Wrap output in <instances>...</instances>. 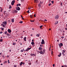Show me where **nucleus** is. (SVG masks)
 <instances>
[{
  "label": "nucleus",
  "mask_w": 67,
  "mask_h": 67,
  "mask_svg": "<svg viewBox=\"0 0 67 67\" xmlns=\"http://www.w3.org/2000/svg\"><path fill=\"white\" fill-rule=\"evenodd\" d=\"M58 21H57L55 22V23L56 24H58Z\"/></svg>",
  "instance_id": "23"
},
{
  "label": "nucleus",
  "mask_w": 67,
  "mask_h": 67,
  "mask_svg": "<svg viewBox=\"0 0 67 67\" xmlns=\"http://www.w3.org/2000/svg\"><path fill=\"white\" fill-rule=\"evenodd\" d=\"M6 34L8 36H10V34H8L7 33Z\"/></svg>",
  "instance_id": "24"
},
{
  "label": "nucleus",
  "mask_w": 67,
  "mask_h": 67,
  "mask_svg": "<svg viewBox=\"0 0 67 67\" xmlns=\"http://www.w3.org/2000/svg\"><path fill=\"white\" fill-rule=\"evenodd\" d=\"M9 62V60H8V63H10V62Z\"/></svg>",
  "instance_id": "55"
},
{
  "label": "nucleus",
  "mask_w": 67,
  "mask_h": 67,
  "mask_svg": "<svg viewBox=\"0 0 67 67\" xmlns=\"http://www.w3.org/2000/svg\"><path fill=\"white\" fill-rule=\"evenodd\" d=\"M63 43H60V46H63Z\"/></svg>",
  "instance_id": "16"
},
{
  "label": "nucleus",
  "mask_w": 67,
  "mask_h": 67,
  "mask_svg": "<svg viewBox=\"0 0 67 67\" xmlns=\"http://www.w3.org/2000/svg\"><path fill=\"white\" fill-rule=\"evenodd\" d=\"M10 7H9V9H11V8H12V7L11 5L9 6Z\"/></svg>",
  "instance_id": "25"
},
{
  "label": "nucleus",
  "mask_w": 67,
  "mask_h": 67,
  "mask_svg": "<svg viewBox=\"0 0 67 67\" xmlns=\"http://www.w3.org/2000/svg\"><path fill=\"white\" fill-rule=\"evenodd\" d=\"M40 4H42V3H43V2H41V1H40Z\"/></svg>",
  "instance_id": "32"
},
{
  "label": "nucleus",
  "mask_w": 67,
  "mask_h": 67,
  "mask_svg": "<svg viewBox=\"0 0 67 67\" xmlns=\"http://www.w3.org/2000/svg\"><path fill=\"white\" fill-rule=\"evenodd\" d=\"M60 4L61 5H63V4L62 3H61Z\"/></svg>",
  "instance_id": "45"
},
{
  "label": "nucleus",
  "mask_w": 67,
  "mask_h": 67,
  "mask_svg": "<svg viewBox=\"0 0 67 67\" xmlns=\"http://www.w3.org/2000/svg\"><path fill=\"white\" fill-rule=\"evenodd\" d=\"M14 3H15V0H13L11 2L12 5H14Z\"/></svg>",
  "instance_id": "1"
},
{
  "label": "nucleus",
  "mask_w": 67,
  "mask_h": 67,
  "mask_svg": "<svg viewBox=\"0 0 67 67\" xmlns=\"http://www.w3.org/2000/svg\"><path fill=\"white\" fill-rule=\"evenodd\" d=\"M16 65H14V67H16Z\"/></svg>",
  "instance_id": "36"
},
{
  "label": "nucleus",
  "mask_w": 67,
  "mask_h": 67,
  "mask_svg": "<svg viewBox=\"0 0 67 67\" xmlns=\"http://www.w3.org/2000/svg\"><path fill=\"white\" fill-rule=\"evenodd\" d=\"M63 52H62V54L63 55V56H65L66 55V54H64V53H65V51L64 50H63Z\"/></svg>",
  "instance_id": "3"
},
{
  "label": "nucleus",
  "mask_w": 67,
  "mask_h": 67,
  "mask_svg": "<svg viewBox=\"0 0 67 67\" xmlns=\"http://www.w3.org/2000/svg\"><path fill=\"white\" fill-rule=\"evenodd\" d=\"M16 44V43H13V45H15Z\"/></svg>",
  "instance_id": "37"
},
{
  "label": "nucleus",
  "mask_w": 67,
  "mask_h": 67,
  "mask_svg": "<svg viewBox=\"0 0 67 67\" xmlns=\"http://www.w3.org/2000/svg\"><path fill=\"white\" fill-rule=\"evenodd\" d=\"M16 9L17 10H18V11H19L20 10V8L19 7H17L16 8Z\"/></svg>",
  "instance_id": "5"
},
{
  "label": "nucleus",
  "mask_w": 67,
  "mask_h": 67,
  "mask_svg": "<svg viewBox=\"0 0 67 67\" xmlns=\"http://www.w3.org/2000/svg\"><path fill=\"white\" fill-rule=\"evenodd\" d=\"M6 12H5V11L4 12V13H5V14H4L5 15V14Z\"/></svg>",
  "instance_id": "47"
},
{
  "label": "nucleus",
  "mask_w": 67,
  "mask_h": 67,
  "mask_svg": "<svg viewBox=\"0 0 67 67\" xmlns=\"http://www.w3.org/2000/svg\"><path fill=\"white\" fill-rule=\"evenodd\" d=\"M7 57H8V58H9V56L8 55L7 56Z\"/></svg>",
  "instance_id": "50"
},
{
  "label": "nucleus",
  "mask_w": 67,
  "mask_h": 67,
  "mask_svg": "<svg viewBox=\"0 0 67 67\" xmlns=\"http://www.w3.org/2000/svg\"><path fill=\"white\" fill-rule=\"evenodd\" d=\"M19 4H17V7H18V6H19Z\"/></svg>",
  "instance_id": "53"
},
{
  "label": "nucleus",
  "mask_w": 67,
  "mask_h": 67,
  "mask_svg": "<svg viewBox=\"0 0 67 67\" xmlns=\"http://www.w3.org/2000/svg\"><path fill=\"white\" fill-rule=\"evenodd\" d=\"M32 42H34L33 41H34V40H32Z\"/></svg>",
  "instance_id": "57"
},
{
  "label": "nucleus",
  "mask_w": 67,
  "mask_h": 67,
  "mask_svg": "<svg viewBox=\"0 0 67 67\" xmlns=\"http://www.w3.org/2000/svg\"><path fill=\"white\" fill-rule=\"evenodd\" d=\"M28 50H28V49H26V51H27V52H28V51H28Z\"/></svg>",
  "instance_id": "46"
},
{
  "label": "nucleus",
  "mask_w": 67,
  "mask_h": 67,
  "mask_svg": "<svg viewBox=\"0 0 67 67\" xmlns=\"http://www.w3.org/2000/svg\"><path fill=\"white\" fill-rule=\"evenodd\" d=\"M65 30H67V28H65Z\"/></svg>",
  "instance_id": "59"
},
{
  "label": "nucleus",
  "mask_w": 67,
  "mask_h": 67,
  "mask_svg": "<svg viewBox=\"0 0 67 67\" xmlns=\"http://www.w3.org/2000/svg\"><path fill=\"white\" fill-rule=\"evenodd\" d=\"M24 0H21V1L22 2H24Z\"/></svg>",
  "instance_id": "30"
},
{
  "label": "nucleus",
  "mask_w": 67,
  "mask_h": 67,
  "mask_svg": "<svg viewBox=\"0 0 67 67\" xmlns=\"http://www.w3.org/2000/svg\"><path fill=\"white\" fill-rule=\"evenodd\" d=\"M9 51L10 52H11V50L10 49V50H9Z\"/></svg>",
  "instance_id": "54"
},
{
  "label": "nucleus",
  "mask_w": 67,
  "mask_h": 67,
  "mask_svg": "<svg viewBox=\"0 0 67 67\" xmlns=\"http://www.w3.org/2000/svg\"><path fill=\"white\" fill-rule=\"evenodd\" d=\"M21 52H23V50H21Z\"/></svg>",
  "instance_id": "31"
},
{
  "label": "nucleus",
  "mask_w": 67,
  "mask_h": 67,
  "mask_svg": "<svg viewBox=\"0 0 67 67\" xmlns=\"http://www.w3.org/2000/svg\"><path fill=\"white\" fill-rule=\"evenodd\" d=\"M5 26V25H3L2 26H3V27H5V26Z\"/></svg>",
  "instance_id": "44"
},
{
  "label": "nucleus",
  "mask_w": 67,
  "mask_h": 67,
  "mask_svg": "<svg viewBox=\"0 0 67 67\" xmlns=\"http://www.w3.org/2000/svg\"><path fill=\"white\" fill-rule=\"evenodd\" d=\"M53 67H55V64H53Z\"/></svg>",
  "instance_id": "48"
},
{
  "label": "nucleus",
  "mask_w": 67,
  "mask_h": 67,
  "mask_svg": "<svg viewBox=\"0 0 67 67\" xmlns=\"http://www.w3.org/2000/svg\"><path fill=\"white\" fill-rule=\"evenodd\" d=\"M36 36L37 37H39V35L38 34H37L36 35Z\"/></svg>",
  "instance_id": "18"
},
{
  "label": "nucleus",
  "mask_w": 67,
  "mask_h": 67,
  "mask_svg": "<svg viewBox=\"0 0 67 67\" xmlns=\"http://www.w3.org/2000/svg\"><path fill=\"white\" fill-rule=\"evenodd\" d=\"M14 19H11V21L12 22V23H13V22H14Z\"/></svg>",
  "instance_id": "13"
},
{
  "label": "nucleus",
  "mask_w": 67,
  "mask_h": 67,
  "mask_svg": "<svg viewBox=\"0 0 67 67\" xmlns=\"http://www.w3.org/2000/svg\"><path fill=\"white\" fill-rule=\"evenodd\" d=\"M61 38H64V37L63 36H62L61 37Z\"/></svg>",
  "instance_id": "52"
},
{
  "label": "nucleus",
  "mask_w": 67,
  "mask_h": 67,
  "mask_svg": "<svg viewBox=\"0 0 67 67\" xmlns=\"http://www.w3.org/2000/svg\"><path fill=\"white\" fill-rule=\"evenodd\" d=\"M18 11L16 10H14L13 11V13H18Z\"/></svg>",
  "instance_id": "6"
},
{
  "label": "nucleus",
  "mask_w": 67,
  "mask_h": 67,
  "mask_svg": "<svg viewBox=\"0 0 67 67\" xmlns=\"http://www.w3.org/2000/svg\"><path fill=\"white\" fill-rule=\"evenodd\" d=\"M51 5V3H49V6H50V5Z\"/></svg>",
  "instance_id": "42"
},
{
  "label": "nucleus",
  "mask_w": 67,
  "mask_h": 67,
  "mask_svg": "<svg viewBox=\"0 0 67 67\" xmlns=\"http://www.w3.org/2000/svg\"><path fill=\"white\" fill-rule=\"evenodd\" d=\"M36 14H35L34 15V17H36Z\"/></svg>",
  "instance_id": "43"
},
{
  "label": "nucleus",
  "mask_w": 67,
  "mask_h": 67,
  "mask_svg": "<svg viewBox=\"0 0 67 67\" xmlns=\"http://www.w3.org/2000/svg\"><path fill=\"white\" fill-rule=\"evenodd\" d=\"M29 65H31V63H29Z\"/></svg>",
  "instance_id": "56"
},
{
  "label": "nucleus",
  "mask_w": 67,
  "mask_h": 67,
  "mask_svg": "<svg viewBox=\"0 0 67 67\" xmlns=\"http://www.w3.org/2000/svg\"><path fill=\"white\" fill-rule=\"evenodd\" d=\"M51 2H52V4H53V3H54V1H51Z\"/></svg>",
  "instance_id": "34"
},
{
  "label": "nucleus",
  "mask_w": 67,
  "mask_h": 67,
  "mask_svg": "<svg viewBox=\"0 0 67 67\" xmlns=\"http://www.w3.org/2000/svg\"><path fill=\"white\" fill-rule=\"evenodd\" d=\"M20 23H23V21H21L20 22H19Z\"/></svg>",
  "instance_id": "21"
},
{
  "label": "nucleus",
  "mask_w": 67,
  "mask_h": 67,
  "mask_svg": "<svg viewBox=\"0 0 67 67\" xmlns=\"http://www.w3.org/2000/svg\"><path fill=\"white\" fill-rule=\"evenodd\" d=\"M22 64H23V65H24V64H25V63H24L22 62Z\"/></svg>",
  "instance_id": "40"
},
{
  "label": "nucleus",
  "mask_w": 67,
  "mask_h": 67,
  "mask_svg": "<svg viewBox=\"0 0 67 67\" xmlns=\"http://www.w3.org/2000/svg\"><path fill=\"white\" fill-rule=\"evenodd\" d=\"M30 55H31V56H35L34 55V54H31Z\"/></svg>",
  "instance_id": "15"
},
{
  "label": "nucleus",
  "mask_w": 67,
  "mask_h": 67,
  "mask_svg": "<svg viewBox=\"0 0 67 67\" xmlns=\"http://www.w3.org/2000/svg\"><path fill=\"white\" fill-rule=\"evenodd\" d=\"M7 31H5V32H4V34H7Z\"/></svg>",
  "instance_id": "26"
},
{
  "label": "nucleus",
  "mask_w": 67,
  "mask_h": 67,
  "mask_svg": "<svg viewBox=\"0 0 67 67\" xmlns=\"http://www.w3.org/2000/svg\"><path fill=\"white\" fill-rule=\"evenodd\" d=\"M37 62H38L37 61H36V63H37Z\"/></svg>",
  "instance_id": "63"
},
{
  "label": "nucleus",
  "mask_w": 67,
  "mask_h": 67,
  "mask_svg": "<svg viewBox=\"0 0 67 67\" xmlns=\"http://www.w3.org/2000/svg\"><path fill=\"white\" fill-rule=\"evenodd\" d=\"M41 44H44L45 42H44V40L43 39L42 40V41L41 42Z\"/></svg>",
  "instance_id": "2"
},
{
  "label": "nucleus",
  "mask_w": 67,
  "mask_h": 67,
  "mask_svg": "<svg viewBox=\"0 0 67 67\" xmlns=\"http://www.w3.org/2000/svg\"><path fill=\"white\" fill-rule=\"evenodd\" d=\"M0 33V34H1V33H2V31Z\"/></svg>",
  "instance_id": "64"
},
{
  "label": "nucleus",
  "mask_w": 67,
  "mask_h": 67,
  "mask_svg": "<svg viewBox=\"0 0 67 67\" xmlns=\"http://www.w3.org/2000/svg\"><path fill=\"white\" fill-rule=\"evenodd\" d=\"M24 41H26V37H25L24 38Z\"/></svg>",
  "instance_id": "14"
},
{
  "label": "nucleus",
  "mask_w": 67,
  "mask_h": 67,
  "mask_svg": "<svg viewBox=\"0 0 67 67\" xmlns=\"http://www.w3.org/2000/svg\"><path fill=\"white\" fill-rule=\"evenodd\" d=\"M43 26H40V28H41V27H43Z\"/></svg>",
  "instance_id": "39"
},
{
  "label": "nucleus",
  "mask_w": 67,
  "mask_h": 67,
  "mask_svg": "<svg viewBox=\"0 0 67 67\" xmlns=\"http://www.w3.org/2000/svg\"><path fill=\"white\" fill-rule=\"evenodd\" d=\"M21 18L23 20H24L23 18V17H22V15H21Z\"/></svg>",
  "instance_id": "29"
},
{
  "label": "nucleus",
  "mask_w": 67,
  "mask_h": 67,
  "mask_svg": "<svg viewBox=\"0 0 67 67\" xmlns=\"http://www.w3.org/2000/svg\"><path fill=\"white\" fill-rule=\"evenodd\" d=\"M31 44L32 45V46H35L34 45V42H31Z\"/></svg>",
  "instance_id": "8"
},
{
  "label": "nucleus",
  "mask_w": 67,
  "mask_h": 67,
  "mask_svg": "<svg viewBox=\"0 0 67 67\" xmlns=\"http://www.w3.org/2000/svg\"><path fill=\"white\" fill-rule=\"evenodd\" d=\"M31 22H34V20H30Z\"/></svg>",
  "instance_id": "35"
},
{
  "label": "nucleus",
  "mask_w": 67,
  "mask_h": 67,
  "mask_svg": "<svg viewBox=\"0 0 67 67\" xmlns=\"http://www.w3.org/2000/svg\"><path fill=\"white\" fill-rule=\"evenodd\" d=\"M39 52L41 54H42L43 53V51H41Z\"/></svg>",
  "instance_id": "11"
},
{
  "label": "nucleus",
  "mask_w": 67,
  "mask_h": 67,
  "mask_svg": "<svg viewBox=\"0 0 67 67\" xmlns=\"http://www.w3.org/2000/svg\"><path fill=\"white\" fill-rule=\"evenodd\" d=\"M30 18H32V15H30Z\"/></svg>",
  "instance_id": "33"
},
{
  "label": "nucleus",
  "mask_w": 67,
  "mask_h": 67,
  "mask_svg": "<svg viewBox=\"0 0 67 67\" xmlns=\"http://www.w3.org/2000/svg\"><path fill=\"white\" fill-rule=\"evenodd\" d=\"M0 42H3V39H1V40H0Z\"/></svg>",
  "instance_id": "17"
},
{
  "label": "nucleus",
  "mask_w": 67,
  "mask_h": 67,
  "mask_svg": "<svg viewBox=\"0 0 67 67\" xmlns=\"http://www.w3.org/2000/svg\"><path fill=\"white\" fill-rule=\"evenodd\" d=\"M41 4H38V7H41Z\"/></svg>",
  "instance_id": "27"
},
{
  "label": "nucleus",
  "mask_w": 67,
  "mask_h": 67,
  "mask_svg": "<svg viewBox=\"0 0 67 67\" xmlns=\"http://www.w3.org/2000/svg\"><path fill=\"white\" fill-rule=\"evenodd\" d=\"M39 49L40 50V51H41L42 50V49H43L41 48V47H40L39 48Z\"/></svg>",
  "instance_id": "12"
},
{
  "label": "nucleus",
  "mask_w": 67,
  "mask_h": 67,
  "mask_svg": "<svg viewBox=\"0 0 67 67\" xmlns=\"http://www.w3.org/2000/svg\"><path fill=\"white\" fill-rule=\"evenodd\" d=\"M32 48L30 47V48H29V47H28L27 48V49H28V50H30V49H31Z\"/></svg>",
  "instance_id": "20"
},
{
  "label": "nucleus",
  "mask_w": 67,
  "mask_h": 67,
  "mask_svg": "<svg viewBox=\"0 0 67 67\" xmlns=\"http://www.w3.org/2000/svg\"><path fill=\"white\" fill-rule=\"evenodd\" d=\"M19 6H21V4H19Z\"/></svg>",
  "instance_id": "61"
},
{
  "label": "nucleus",
  "mask_w": 67,
  "mask_h": 67,
  "mask_svg": "<svg viewBox=\"0 0 67 67\" xmlns=\"http://www.w3.org/2000/svg\"><path fill=\"white\" fill-rule=\"evenodd\" d=\"M7 63V61H5V62H4L5 63Z\"/></svg>",
  "instance_id": "49"
},
{
  "label": "nucleus",
  "mask_w": 67,
  "mask_h": 67,
  "mask_svg": "<svg viewBox=\"0 0 67 67\" xmlns=\"http://www.w3.org/2000/svg\"><path fill=\"white\" fill-rule=\"evenodd\" d=\"M54 18L55 19H58L59 18V16L58 15H57Z\"/></svg>",
  "instance_id": "4"
},
{
  "label": "nucleus",
  "mask_w": 67,
  "mask_h": 67,
  "mask_svg": "<svg viewBox=\"0 0 67 67\" xmlns=\"http://www.w3.org/2000/svg\"><path fill=\"white\" fill-rule=\"evenodd\" d=\"M22 62H21L20 63V66H22Z\"/></svg>",
  "instance_id": "22"
},
{
  "label": "nucleus",
  "mask_w": 67,
  "mask_h": 67,
  "mask_svg": "<svg viewBox=\"0 0 67 67\" xmlns=\"http://www.w3.org/2000/svg\"><path fill=\"white\" fill-rule=\"evenodd\" d=\"M44 21H47V20L46 19V20H44Z\"/></svg>",
  "instance_id": "60"
},
{
  "label": "nucleus",
  "mask_w": 67,
  "mask_h": 67,
  "mask_svg": "<svg viewBox=\"0 0 67 67\" xmlns=\"http://www.w3.org/2000/svg\"><path fill=\"white\" fill-rule=\"evenodd\" d=\"M64 66L65 67H67V66L66 65H64Z\"/></svg>",
  "instance_id": "38"
},
{
  "label": "nucleus",
  "mask_w": 67,
  "mask_h": 67,
  "mask_svg": "<svg viewBox=\"0 0 67 67\" xmlns=\"http://www.w3.org/2000/svg\"><path fill=\"white\" fill-rule=\"evenodd\" d=\"M2 23H3V24H5V25H7V22L6 21H4L3 22H2Z\"/></svg>",
  "instance_id": "7"
},
{
  "label": "nucleus",
  "mask_w": 67,
  "mask_h": 67,
  "mask_svg": "<svg viewBox=\"0 0 67 67\" xmlns=\"http://www.w3.org/2000/svg\"><path fill=\"white\" fill-rule=\"evenodd\" d=\"M40 47H42V45H41V44H40Z\"/></svg>",
  "instance_id": "58"
},
{
  "label": "nucleus",
  "mask_w": 67,
  "mask_h": 67,
  "mask_svg": "<svg viewBox=\"0 0 67 67\" xmlns=\"http://www.w3.org/2000/svg\"><path fill=\"white\" fill-rule=\"evenodd\" d=\"M30 10H29L28 11H27V12H28V13H29L30 12V11H29Z\"/></svg>",
  "instance_id": "41"
},
{
  "label": "nucleus",
  "mask_w": 67,
  "mask_h": 67,
  "mask_svg": "<svg viewBox=\"0 0 67 67\" xmlns=\"http://www.w3.org/2000/svg\"><path fill=\"white\" fill-rule=\"evenodd\" d=\"M52 54H53V51H52Z\"/></svg>",
  "instance_id": "62"
},
{
  "label": "nucleus",
  "mask_w": 67,
  "mask_h": 67,
  "mask_svg": "<svg viewBox=\"0 0 67 67\" xmlns=\"http://www.w3.org/2000/svg\"><path fill=\"white\" fill-rule=\"evenodd\" d=\"M8 33H10L11 32V30H10V29H8Z\"/></svg>",
  "instance_id": "9"
},
{
  "label": "nucleus",
  "mask_w": 67,
  "mask_h": 67,
  "mask_svg": "<svg viewBox=\"0 0 67 67\" xmlns=\"http://www.w3.org/2000/svg\"><path fill=\"white\" fill-rule=\"evenodd\" d=\"M43 54H44V53H45V50L44 49H43Z\"/></svg>",
  "instance_id": "19"
},
{
  "label": "nucleus",
  "mask_w": 67,
  "mask_h": 67,
  "mask_svg": "<svg viewBox=\"0 0 67 67\" xmlns=\"http://www.w3.org/2000/svg\"><path fill=\"white\" fill-rule=\"evenodd\" d=\"M3 30H4V28H2V31H3Z\"/></svg>",
  "instance_id": "51"
},
{
  "label": "nucleus",
  "mask_w": 67,
  "mask_h": 67,
  "mask_svg": "<svg viewBox=\"0 0 67 67\" xmlns=\"http://www.w3.org/2000/svg\"><path fill=\"white\" fill-rule=\"evenodd\" d=\"M3 10V9H2V8L1 9V12H2V10Z\"/></svg>",
  "instance_id": "28"
},
{
  "label": "nucleus",
  "mask_w": 67,
  "mask_h": 67,
  "mask_svg": "<svg viewBox=\"0 0 67 67\" xmlns=\"http://www.w3.org/2000/svg\"><path fill=\"white\" fill-rule=\"evenodd\" d=\"M59 55H58V57H60L61 55H62V53H59Z\"/></svg>",
  "instance_id": "10"
}]
</instances>
